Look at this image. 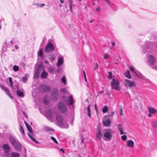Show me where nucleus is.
<instances>
[{"label":"nucleus","instance_id":"obj_16","mask_svg":"<svg viewBox=\"0 0 157 157\" xmlns=\"http://www.w3.org/2000/svg\"><path fill=\"white\" fill-rule=\"evenodd\" d=\"M127 145L129 147H133L134 146V142L132 140H128L127 141Z\"/></svg>","mask_w":157,"mask_h":157},{"label":"nucleus","instance_id":"obj_58","mask_svg":"<svg viewBox=\"0 0 157 157\" xmlns=\"http://www.w3.org/2000/svg\"><path fill=\"white\" fill-rule=\"evenodd\" d=\"M44 5H45V4H40V7H42V6H44Z\"/></svg>","mask_w":157,"mask_h":157},{"label":"nucleus","instance_id":"obj_40","mask_svg":"<svg viewBox=\"0 0 157 157\" xmlns=\"http://www.w3.org/2000/svg\"><path fill=\"white\" fill-rule=\"evenodd\" d=\"M153 126L155 128H157V121H154L153 124Z\"/></svg>","mask_w":157,"mask_h":157},{"label":"nucleus","instance_id":"obj_10","mask_svg":"<svg viewBox=\"0 0 157 157\" xmlns=\"http://www.w3.org/2000/svg\"><path fill=\"white\" fill-rule=\"evenodd\" d=\"M40 90L42 92L48 91L50 90L49 86L45 85H41L40 86Z\"/></svg>","mask_w":157,"mask_h":157},{"label":"nucleus","instance_id":"obj_59","mask_svg":"<svg viewBox=\"0 0 157 157\" xmlns=\"http://www.w3.org/2000/svg\"><path fill=\"white\" fill-rule=\"evenodd\" d=\"M130 69L131 71H132L134 72V71H135L133 69V68L132 67H130Z\"/></svg>","mask_w":157,"mask_h":157},{"label":"nucleus","instance_id":"obj_17","mask_svg":"<svg viewBox=\"0 0 157 157\" xmlns=\"http://www.w3.org/2000/svg\"><path fill=\"white\" fill-rule=\"evenodd\" d=\"M54 48L53 44L50 42H48L46 46L45 49H54Z\"/></svg>","mask_w":157,"mask_h":157},{"label":"nucleus","instance_id":"obj_61","mask_svg":"<svg viewBox=\"0 0 157 157\" xmlns=\"http://www.w3.org/2000/svg\"><path fill=\"white\" fill-rule=\"evenodd\" d=\"M60 1V2L62 3H63L64 2V0H59Z\"/></svg>","mask_w":157,"mask_h":157},{"label":"nucleus","instance_id":"obj_57","mask_svg":"<svg viewBox=\"0 0 157 157\" xmlns=\"http://www.w3.org/2000/svg\"><path fill=\"white\" fill-rule=\"evenodd\" d=\"M60 151H62L63 153H64V151L62 148H60L59 149Z\"/></svg>","mask_w":157,"mask_h":157},{"label":"nucleus","instance_id":"obj_24","mask_svg":"<svg viewBox=\"0 0 157 157\" xmlns=\"http://www.w3.org/2000/svg\"><path fill=\"white\" fill-rule=\"evenodd\" d=\"M40 68L39 67V66L36 70L34 74V77L35 78H37L38 77V76H36V75L38 74V75H39L40 72Z\"/></svg>","mask_w":157,"mask_h":157},{"label":"nucleus","instance_id":"obj_28","mask_svg":"<svg viewBox=\"0 0 157 157\" xmlns=\"http://www.w3.org/2000/svg\"><path fill=\"white\" fill-rule=\"evenodd\" d=\"M25 124L27 127V128L28 131L30 132H32V129L31 127H30V126L29 125V124L26 122L25 121Z\"/></svg>","mask_w":157,"mask_h":157},{"label":"nucleus","instance_id":"obj_9","mask_svg":"<svg viewBox=\"0 0 157 157\" xmlns=\"http://www.w3.org/2000/svg\"><path fill=\"white\" fill-rule=\"evenodd\" d=\"M58 91L55 89L53 90V92L52 94V99L55 101H56L58 99Z\"/></svg>","mask_w":157,"mask_h":157},{"label":"nucleus","instance_id":"obj_26","mask_svg":"<svg viewBox=\"0 0 157 157\" xmlns=\"http://www.w3.org/2000/svg\"><path fill=\"white\" fill-rule=\"evenodd\" d=\"M17 95L19 97L23 98L24 97V93L20 90H17Z\"/></svg>","mask_w":157,"mask_h":157},{"label":"nucleus","instance_id":"obj_27","mask_svg":"<svg viewBox=\"0 0 157 157\" xmlns=\"http://www.w3.org/2000/svg\"><path fill=\"white\" fill-rule=\"evenodd\" d=\"M44 128L48 132H54V130L53 129L48 126H45L44 127Z\"/></svg>","mask_w":157,"mask_h":157},{"label":"nucleus","instance_id":"obj_1","mask_svg":"<svg viewBox=\"0 0 157 157\" xmlns=\"http://www.w3.org/2000/svg\"><path fill=\"white\" fill-rule=\"evenodd\" d=\"M9 139L12 146L16 150L18 151L21 150V145L18 140H16L15 138L13 137H10Z\"/></svg>","mask_w":157,"mask_h":157},{"label":"nucleus","instance_id":"obj_33","mask_svg":"<svg viewBox=\"0 0 157 157\" xmlns=\"http://www.w3.org/2000/svg\"><path fill=\"white\" fill-rule=\"evenodd\" d=\"M115 112L114 111L109 112L108 116L109 117H113L115 115Z\"/></svg>","mask_w":157,"mask_h":157},{"label":"nucleus","instance_id":"obj_4","mask_svg":"<svg viewBox=\"0 0 157 157\" xmlns=\"http://www.w3.org/2000/svg\"><path fill=\"white\" fill-rule=\"evenodd\" d=\"M58 109L60 112L64 113L67 111V107L63 103L59 102L58 104Z\"/></svg>","mask_w":157,"mask_h":157},{"label":"nucleus","instance_id":"obj_41","mask_svg":"<svg viewBox=\"0 0 157 157\" xmlns=\"http://www.w3.org/2000/svg\"><path fill=\"white\" fill-rule=\"evenodd\" d=\"M28 135L29 137L32 141L35 139L30 134L28 133Z\"/></svg>","mask_w":157,"mask_h":157},{"label":"nucleus","instance_id":"obj_51","mask_svg":"<svg viewBox=\"0 0 157 157\" xmlns=\"http://www.w3.org/2000/svg\"><path fill=\"white\" fill-rule=\"evenodd\" d=\"M6 93V94L9 96V95L10 94V92L9 91V90H7L6 91H5Z\"/></svg>","mask_w":157,"mask_h":157},{"label":"nucleus","instance_id":"obj_54","mask_svg":"<svg viewBox=\"0 0 157 157\" xmlns=\"http://www.w3.org/2000/svg\"><path fill=\"white\" fill-rule=\"evenodd\" d=\"M53 50H45L46 52H52L53 51Z\"/></svg>","mask_w":157,"mask_h":157},{"label":"nucleus","instance_id":"obj_30","mask_svg":"<svg viewBox=\"0 0 157 157\" xmlns=\"http://www.w3.org/2000/svg\"><path fill=\"white\" fill-rule=\"evenodd\" d=\"M20 127L19 128V130L20 132L21 133V134H23V135H24L25 134V132L24 131V130L22 127V126H21V125L20 124Z\"/></svg>","mask_w":157,"mask_h":157},{"label":"nucleus","instance_id":"obj_48","mask_svg":"<svg viewBox=\"0 0 157 157\" xmlns=\"http://www.w3.org/2000/svg\"><path fill=\"white\" fill-rule=\"evenodd\" d=\"M105 2L109 5L110 6V3L109 2V0H103Z\"/></svg>","mask_w":157,"mask_h":157},{"label":"nucleus","instance_id":"obj_23","mask_svg":"<svg viewBox=\"0 0 157 157\" xmlns=\"http://www.w3.org/2000/svg\"><path fill=\"white\" fill-rule=\"evenodd\" d=\"M90 104H88L87 108V115L90 118L91 117V110L90 109Z\"/></svg>","mask_w":157,"mask_h":157},{"label":"nucleus","instance_id":"obj_34","mask_svg":"<svg viewBox=\"0 0 157 157\" xmlns=\"http://www.w3.org/2000/svg\"><path fill=\"white\" fill-rule=\"evenodd\" d=\"M42 50H40L38 52V55L41 57H42L43 56V53Z\"/></svg>","mask_w":157,"mask_h":157},{"label":"nucleus","instance_id":"obj_49","mask_svg":"<svg viewBox=\"0 0 157 157\" xmlns=\"http://www.w3.org/2000/svg\"><path fill=\"white\" fill-rule=\"evenodd\" d=\"M36 144H38L39 143V142L36 140L35 139H34L33 140Z\"/></svg>","mask_w":157,"mask_h":157},{"label":"nucleus","instance_id":"obj_56","mask_svg":"<svg viewBox=\"0 0 157 157\" xmlns=\"http://www.w3.org/2000/svg\"><path fill=\"white\" fill-rule=\"evenodd\" d=\"M10 86L11 87L13 88V82L11 83L10 84Z\"/></svg>","mask_w":157,"mask_h":157},{"label":"nucleus","instance_id":"obj_7","mask_svg":"<svg viewBox=\"0 0 157 157\" xmlns=\"http://www.w3.org/2000/svg\"><path fill=\"white\" fill-rule=\"evenodd\" d=\"M2 148L4 150V155L6 157H9V152L10 150V147L7 144H4L2 146Z\"/></svg>","mask_w":157,"mask_h":157},{"label":"nucleus","instance_id":"obj_46","mask_svg":"<svg viewBox=\"0 0 157 157\" xmlns=\"http://www.w3.org/2000/svg\"><path fill=\"white\" fill-rule=\"evenodd\" d=\"M48 102L49 101H46L44 100V103L46 105H48Z\"/></svg>","mask_w":157,"mask_h":157},{"label":"nucleus","instance_id":"obj_42","mask_svg":"<svg viewBox=\"0 0 157 157\" xmlns=\"http://www.w3.org/2000/svg\"><path fill=\"white\" fill-rule=\"evenodd\" d=\"M99 66V64L97 63H96L95 66L94 67V70H96V69L98 68Z\"/></svg>","mask_w":157,"mask_h":157},{"label":"nucleus","instance_id":"obj_35","mask_svg":"<svg viewBox=\"0 0 157 157\" xmlns=\"http://www.w3.org/2000/svg\"><path fill=\"white\" fill-rule=\"evenodd\" d=\"M112 75L113 74L112 72L111 71H109V75L108 76V78L109 79H111L112 78Z\"/></svg>","mask_w":157,"mask_h":157},{"label":"nucleus","instance_id":"obj_14","mask_svg":"<svg viewBox=\"0 0 157 157\" xmlns=\"http://www.w3.org/2000/svg\"><path fill=\"white\" fill-rule=\"evenodd\" d=\"M60 124L59 126L62 128H68L69 127L68 124L66 122H63V121L61 123H60Z\"/></svg>","mask_w":157,"mask_h":157},{"label":"nucleus","instance_id":"obj_53","mask_svg":"<svg viewBox=\"0 0 157 157\" xmlns=\"http://www.w3.org/2000/svg\"><path fill=\"white\" fill-rule=\"evenodd\" d=\"M61 71V68L60 67H59L57 70V72L58 73H59Z\"/></svg>","mask_w":157,"mask_h":157},{"label":"nucleus","instance_id":"obj_43","mask_svg":"<svg viewBox=\"0 0 157 157\" xmlns=\"http://www.w3.org/2000/svg\"><path fill=\"white\" fill-rule=\"evenodd\" d=\"M109 55L107 54H105L104 55V58L105 59H107L108 58Z\"/></svg>","mask_w":157,"mask_h":157},{"label":"nucleus","instance_id":"obj_21","mask_svg":"<svg viewBox=\"0 0 157 157\" xmlns=\"http://www.w3.org/2000/svg\"><path fill=\"white\" fill-rule=\"evenodd\" d=\"M19 156L18 153L14 152H12L10 154H9L10 157H19Z\"/></svg>","mask_w":157,"mask_h":157},{"label":"nucleus","instance_id":"obj_5","mask_svg":"<svg viewBox=\"0 0 157 157\" xmlns=\"http://www.w3.org/2000/svg\"><path fill=\"white\" fill-rule=\"evenodd\" d=\"M124 84L126 87H135L136 86V84L134 81H131L130 80L126 79L124 80Z\"/></svg>","mask_w":157,"mask_h":157},{"label":"nucleus","instance_id":"obj_52","mask_svg":"<svg viewBox=\"0 0 157 157\" xmlns=\"http://www.w3.org/2000/svg\"><path fill=\"white\" fill-rule=\"evenodd\" d=\"M83 73H84V77L85 80L86 81V73H85V72L84 71H83Z\"/></svg>","mask_w":157,"mask_h":157},{"label":"nucleus","instance_id":"obj_62","mask_svg":"<svg viewBox=\"0 0 157 157\" xmlns=\"http://www.w3.org/2000/svg\"><path fill=\"white\" fill-rule=\"evenodd\" d=\"M45 63L46 64H48L49 63V62L48 61L46 60L45 61Z\"/></svg>","mask_w":157,"mask_h":157},{"label":"nucleus","instance_id":"obj_38","mask_svg":"<svg viewBox=\"0 0 157 157\" xmlns=\"http://www.w3.org/2000/svg\"><path fill=\"white\" fill-rule=\"evenodd\" d=\"M121 139L124 141H125L127 139V136L126 135H123L121 136Z\"/></svg>","mask_w":157,"mask_h":157},{"label":"nucleus","instance_id":"obj_11","mask_svg":"<svg viewBox=\"0 0 157 157\" xmlns=\"http://www.w3.org/2000/svg\"><path fill=\"white\" fill-rule=\"evenodd\" d=\"M63 117L61 115L58 114L56 115V120L57 121V125L59 126L60 124V123L63 121Z\"/></svg>","mask_w":157,"mask_h":157},{"label":"nucleus","instance_id":"obj_63","mask_svg":"<svg viewBox=\"0 0 157 157\" xmlns=\"http://www.w3.org/2000/svg\"><path fill=\"white\" fill-rule=\"evenodd\" d=\"M100 8H98L96 9V10L98 11H100Z\"/></svg>","mask_w":157,"mask_h":157},{"label":"nucleus","instance_id":"obj_39","mask_svg":"<svg viewBox=\"0 0 157 157\" xmlns=\"http://www.w3.org/2000/svg\"><path fill=\"white\" fill-rule=\"evenodd\" d=\"M28 80L26 76H24L22 77V80L23 82H25Z\"/></svg>","mask_w":157,"mask_h":157},{"label":"nucleus","instance_id":"obj_32","mask_svg":"<svg viewBox=\"0 0 157 157\" xmlns=\"http://www.w3.org/2000/svg\"><path fill=\"white\" fill-rule=\"evenodd\" d=\"M61 81L63 83L66 85L67 83L66 79L65 77H63L61 79Z\"/></svg>","mask_w":157,"mask_h":157},{"label":"nucleus","instance_id":"obj_45","mask_svg":"<svg viewBox=\"0 0 157 157\" xmlns=\"http://www.w3.org/2000/svg\"><path fill=\"white\" fill-rule=\"evenodd\" d=\"M0 86L1 87V88H2V89H3L4 90H5V91H6L7 90L6 88L5 87L3 86H1L0 85Z\"/></svg>","mask_w":157,"mask_h":157},{"label":"nucleus","instance_id":"obj_18","mask_svg":"<svg viewBox=\"0 0 157 157\" xmlns=\"http://www.w3.org/2000/svg\"><path fill=\"white\" fill-rule=\"evenodd\" d=\"M148 110L150 113L152 114H155L157 113V110L154 108L149 107L148 108Z\"/></svg>","mask_w":157,"mask_h":157},{"label":"nucleus","instance_id":"obj_15","mask_svg":"<svg viewBox=\"0 0 157 157\" xmlns=\"http://www.w3.org/2000/svg\"><path fill=\"white\" fill-rule=\"evenodd\" d=\"M96 137L97 140H100L101 139L102 136V134H101V131L100 128H99L98 131H97L96 135Z\"/></svg>","mask_w":157,"mask_h":157},{"label":"nucleus","instance_id":"obj_8","mask_svg":"<svg viewBox=\"0 0 157 157\" xmlns=\"http://www.w3.org/2000/svg\"><path fill=\"white\" fill-rule=\"evenodd\" d=\"M155 57L152 55L149 56L147 59V63L150 65H152L155 62Z\"/></svg>","mask_w":157,"mask_h":157},{"label":"nucleus","instance_id":"obj_55","mask_svg":"<svg viewBox=\"0 0 157 157\" xmlns=\"http://www.w3.org/2000/svg\"><path fill=\"white\" fill-rule=\"evenodd\" d=\"M123 114V113H122V109H121V111H120V115H122Z\"/></svg>","mask_w":157,"mask_h":157},{"label":"nucleus","instance_id":"obj_20","mask_svg":"<svg viewBox=\"0 0 157 157\" xmlns=\"http://www.w3.org/2000/svg\"><path fill=\"white\" fill-rule=\"evenodd\" d=\"M63 62V60L62 58H59L58 60L57 63V66L58 67H59L60 65H62Z\"/></svg>","mask_w":157,"mask_h":157},{"label":"nucleus","instance_id":"obj_47","mask_svg":"<svg viewBox=\"0 0 157 157\" xmlns=\"http://www.w3.org/2000/svg\"><path fill=\"white\" fill-rule=\"evenodd\" d=\"M61 91L63 93H65L66 92V90L65 88L62 89Z\"/></svg>","mask_w":157,"mask_h":157},{"label":"nucleus","instance_id":"obj_22","mask_svg":"<svg viewBox=\"0 0 157 157\" xmlns=\"http://www.w3.org/2000/svg\"><path fill=\"white\" fill-rule=\"evenodd\" d=\"M124 76L128 79H130L132 78V76L128 70H127V71L125 73Z\"/></svg>","mask_w":157,"mask_h":157},{"label":"nucleus","instance_id":"obj_36","mask_svg":"<svg viewBox=\"0 0 157 157\" xmlns=\"http://www.w3.org/2000/svg\"><path fill=\"white\" fill-rule=\"evenodd\" d=\"M54 69L53 68L51 67H49L48 68V71L50 73H52L53 72Z\"/></svg>","mask_w":157,"mask_h":157},{"label":"nucleus","instance_id":"obj_44","mask_svg":"<svg viewBox=\"0 0 157 157\" xmlns=\"http://www.w3.org/2000/svg\"><path fill=\"white\" fill-rule=\"evenodd\" d=\"M8 79L9 82H10V83H12V79L11 77H9L8 78Z\"/></svg>","mask_w":157,"mask_h":157},{"label":"nucleus","instance_id":"obj_13","mask_svg":"<svg viewBox=\"0 0 157 157\" xmlns=\"http://www.w3.org/2000/svg\"><path fill=\"white\" fill-rule=\"evenodd\" d=\"M116 126L117 127L118 130L120 132V133L121 135L125 134L124 132L123 131V128L121 124H116Z\"/></svg>","mask_w":157,"mask_h":157},{"label":"nucleus","instance_id":"obj_25","mask_svg":"<svg viewBox=\"0 0 157 157\" xmlns=\"http://www.w3.org/2000/svg\"><path fill=\"white\" fill-rule=\"evenodd\" d=\"M48 74L45 71H43L41 75V78H47Z\"/></svg>","mask_w":157,"mask_h":157},{"label":"nucleus","instance_id":"obj_50","mask_svg":"<svg viewBox=\"0 0 157 157\" xmlns=\"http://www.w3.org/2000/svg\"><path fill=\"white\" fill-rule=\"evenodd\" d=\"M134 72L136 76H137V77L141 78V77L140 76V75L135 71H134Z\"/></svg>","mask_w":157,"mask_h":157},{"label":"nucleus","instance_id":"obj_64","mask_svg":"<svg viewBox=\"0 0 157 157\" xmlns=\"http://www.w3.org/2000/svg\"><path fill=\"white\" fill-rule=\"evenodd\" d=\"M112 44L113 46H114L115 45V42H114L112 43Z\"/></svg>","mask_w":157,"mask_h":157},{"label":"nucleus","instance_id":"obj_19","mask_svg":"<svg viewBox=\"0 0 157 157\" xmlns=\"http://www.w3.org/2000/svg\"><path fill=\"white\" fill-rule=\"evenodd\" d=\"M111 121L110 120L108 119L105 121H103L102 122L103 124L106 127H108L111 124Z\"/></svg>","mask_w":157,"mask_h":157},{"label":"nucleus","instance_id":"obj_31","mask_svg":"<svg viewBox=\"0 0 157 157\" xmlns=\"http://www.w3.org/2000/svg\"><path fill=\"white\" fill-rule=\"evenodd\" d=\"M13 69L15 71H17L19 70V67L17 66L14 65L13 67Z\"/></svg>","mask_w":157,"mask_h":157},{"label":"nucleus","instance_id":"obj_2","mask_svg":"<svg viewBox=\"0 0 157 157\" xmlns=\"http://www.w3.org/2000/svg\"><path fill=\"white\" fill-rule=\"evenodd\" d=\"M111 85L112 89H114L117 91L120 90L119 86L120 82L115 79L114 78L112 79V81L111 83Z\"/></svg>","mask_w":157,"mask_h":157},{"label":"nucleus","instance_id":"obj_3","mask_svg":"<svg viewBox=\"0 0 157 157\" xmlns=\"http://www.w3.org/2000/svg\"><path fill=\"white\" fill-rule=\"evenodd\" d=\"M108 130L109 131H106L105 132L104 134V136L106 139V140L110 141L113 136V132L111 129H108Z\"/></svg>","mask_w":157,"mask_h":157},{"label":"nucleus","instance_id":"obj_12","mask_svg":"<svg viewBox=\"0 0 157 157\" xmlns=\"http://www.w3.org/2000/svg\"><path fill=\"white\" fill-rule=\"evenodd\" d=\"M46 113L48 118L50 119L53 118V114L51 110L48 109L47 110L46 112Z\"/></svg>","mask_w":157,"mask_h":157},{"label":"nucleus","instance_id":"obj_6","mask_svg":"<svg viewBox=\"0 0 157 157\" xmlns=\"http://www.w3.org/2000/svg\"><path fill=\"white\" fill-rule=\"evenodd\" d=\"M67 97L63 96L62 97V100L64 102H66L68 101V105H71L73 103V98L71 95L70 96L68 99H67Z\"/></svg>","mask_w":157,"mask_h":157},{"label":"nucleus","instance_id":"obj_29","mask_svg":"<svg viewBox=\"0 0 157 157\" xmlns=\"http://www.w3.org/2000/svg\"><path fill=\"white\" fill-rule=\"evenodd\" d=\"M108 111V107L107 106H104L102 109V112L104 113H107Z\"/></svg>","mask_w":157,"mask_h":157},{"label":"nucleus","instance_id":"obj_37","mask_svg":"<svg viewBox=\"0 0 157 157\" xmlns=\"http://www.w3.org/2000/svg\"><path fill=\"white\" fill-rule=\"evenodd\" d=\"M51 139L56 144H58V142L56 140V139L54 137L51 136Z\"/></svg>","mask_w":157,"mask_h":157},{"label":"nucleus","instance_id":"obj_60","mask_svg":"<svg viewBox=\"0 0 157 157\" xmlns=\"http://www.w3.org/2000/svg\"><path fill=\"white\" fill-rule=\"evenodd\" d=\"M151 114V113H150L148 115V117H151L152 116Z\"/></svg>","mask_w":157,"mask_h":157}]
</instances>
